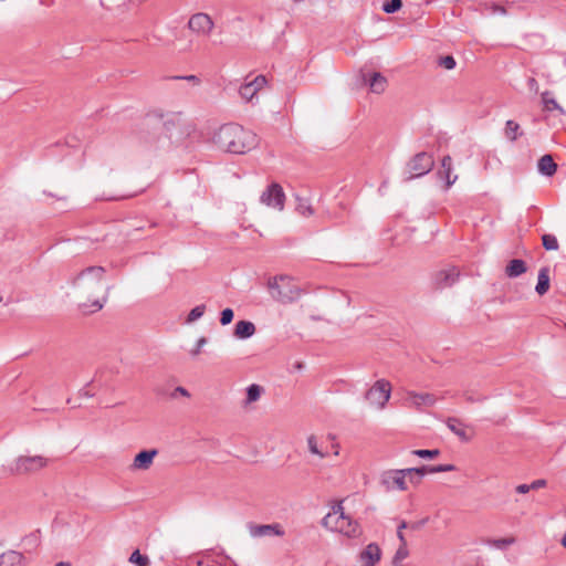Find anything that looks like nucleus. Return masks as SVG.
Here are the masks:
<instances>
[{
  "label": "nucleus",
  "mask_w": 566,
  "mask_h": 566,
  "mask_svg": "<svg viewBox=\"0 0 566 566\" xmlns=\"http://www.w3.org/2000/svg\"><path fill=\"white\" fill-rule=\"evenodd\" d=\"M213 143L223 151L242 155L256 148L259 138L239 124H224L213 135Z\"/></svg>",
  "instance_id": "nucleus-1"
},
{
  "label": "nucleus",
  "mask_w": 566,
  "mask_h": 566,
  "mask_svg": "<svg viewBox=\"0 0 566 566\" xmlns=\"http://www.w3.org/2000/svg\"><path fill=\"white\" fill-rule=\"evenodd\" d=\"M322 525L332 532H337L347 538H359L363 535L360 524L346 515L342 502L335 503L323 520Z\"/></svg>",
  "instance_id": "nucleus-2"
},
{
  "label": "nucleus",
  "mask_w": 566,
  "mask_h": 566,
  "mask_svg": "<svg viewBox=\"0 0 566 566\" xmlns=\"http://www.w3.org/2000/svg\"><path fill=\"white\" fill-rule=\"evenodd\" d=\"M104 274L105 269L103 266H87L71 280V284L83 297L87 298V302H91V298L102 287Z\"/></svg>",
  "instance_id": "nucleus-3"
},
{
  "label": "nucleus",
  "mask_w": 566,
  "mask_h": 566,
  "mask_svg": "<svg viewBox=\"0 0 566 566\" xmlns=\"http://www.w3.org/2000/svg\"><path fill=\"white\" fill-rule=\"evenodd\" d=\"M268 287L273 300L282 304L297 301L302 290L287 275L274 276L269 280Z\"/></svg>",
  "instance_id": "nucleus-4"
},
{
  "label": "nucleus",
  "mask_w": 566,
  "mask_h": 566,
  "mask_svg": "<svg viewBox=\"0 0 566 566\" xmlns=\"http://www.w3.org/2000/svg\"><path fill=\"white\" fill-rule=\"evenodd\" d=\"M433 166L434 160L430 154L426 151L418 153L407 165L409 176L406 179L411 180L413 178L422 177L431 171Z\"/></svg>",
  "instance_id": "nucleus-5"
},
{
  "label": "nucleus",
  "mask_w": 566,
  "mask_h": 566,
  "mask_svg": "<svg viewBox=\"0 0 566 566\" xmlns=\"http://www.w3.org/2000/svg\"><path fill=\"white\" fill-rule=\"evenodd\" d=\"M391 385L385 379L377 380L365 395L366 400L382 409L390 398Z\"/></svg>",
  "instance_id": "nucleus-6"
},
{
  "label": "nucleus",
  "mask_w": 566,
  "mask_h": 566,
  "mask_svg": "<svg viewBox=\"0 0 566 566\" xmlns=\"http://www.w3.org/2000/svg\"><path fill=\"white\" fill-rule=\"evenodd\" d=\"M408 473L406 469L386 470L380 474V484L385 491H406L408 489L406 478Z\"/></svg>",
  "instance_id": "nucleus-7"
},
{
  "label": "nucleus",
  "mask_w": 566,
  "mask_h": 566,
  "mask_svg": "<svg viewBox=\"0 0 566 566\" xmlns=\"http://www.w3.org/2000/svg\"><path fill=\"white\" fill-rule=\"evenodd\" d=\"M260 201L268 207L282 211L284 209L285 203V193L283 191L282 186L279 185L277 182H272L262 192Z\"/></svg>",
  "instance_id": "nucleus-8"
},
{
  "label": "nucleus",
  "mask_w": 566,
  "mask_h": 566,
  "mask_svg": "<svg viewBox=\"0 0 566 566\" xmlns=\"http://www.w3.org/2000/svg\"><path fill=\"white\" fill-rule=\"evenodd\" d=\"M460 272L454 266L436 271L431 276L432 286L436 290L451 287L459 280Z\"/></svg>",
  "instance_id": "nucleus-9"
},
{
  "label": "nucleus",
  "mask_w": 566,
  "mask_h": 566,
  "mask_svg": "<svg viewBox=\"0 0 566 566\" xmlns=\"http://www.w3.org/2000/svg\"><path fill=\"white\" fill-rule=\"evenodd\" d=\"M188 28L198 35L208 36L214 28V22L209 14L198 12L190 17Z\"/></svg>",
  "instance_id": "nucleus-10"
},
{
  "label": "nucleus",
  "mask_w": 566,
  "mask_h": 566,
  "mask_svg": "<svg viewBox=\"0 0 566 566\" xmlns=\"http://www.w3.org/2000/svg\"><path fill=\"white\" fill-rule=\"evenodd\" d=\"M266 83L268 80L264 75H258L253 80L242 84L240 86L239 94L244 101L252 102L258 92L261 91Z\"/></svg>",
  "instance_id": "nucleus-11"
},
{
  "label": "nucleus",
  "mask_w": 566,
  "mask_h": 566,
  "mask_svg": "<svg viewBox=\"0 0 566 566\" xmlns=\"http://www.w3.org/2000/svg\"><path fill=\"white\" fill-rule=\"evenodd\" d=\"M457 468L453 464H438V465H422L420 468H408L406 472L408 476L417 475L416 485L421 482V479L428 473H440L454 471Z\"/></svg>",
  "instance_id": "nucleus-12"
},
{
  "label": "nucleus",
  "mask_w": 566,
  "mask_h": 566,
  "mask_svg": "<svg viewBox=\"0 0 566 566\" xmlns=\"http://www.w3.org/2000/svg\"><path fill=\"white\" fill-rule=\"evenodd\" d=\"M249 532L252 537H263V536H283L284 531L280 526V524H249Z\"/></svg>",
  "instance_id": "nucleus-13"
},
{
  "label": "nucleus",
  "mask_w": 566,
  "mask_h": 566,
  "mask_svg": "<svg viewBox=\"0 0 566 566\" xmlns=\"http://www.w3.org/2000/svg\"><path fill=\"white\" fill-rule=\"evenodd\" d=\"M158 454L157 449H150V450H143L139 453H137L134 458V461L130 465L132 470H148L155 457Z\"/></svg>",
  "instance_id": "nucleus-14"
},
{
  "label": "nucleus",
  "mask_w": 566,
  "mask_h": 566,
  "mask_svg": "<svg viewBox=\"0 0 566 566\" xmlns=\"http://www.w3.org/2000/svg\"><path fill=\"white\" fill-rule=\"evenodd\" d=\"M381 558V549L376 543L368 544L359 554L363 566H376Z\"/></svg>",
  "instance_id": "nucleus-15"
},
{
  "label": "nucleus",
  "mask_w": 566,
  "mask_h": 566,
  "mask_svg": "<svg viewBox=\"0 0 566 566\" xmlns=\"http://www.w3.org/2000/svg\"><path fill=\"white\" fill-rule=\"evenodd\" d=\"M34 464V457H19L11 465L7 468V471L9 474H25L32 471Z\"/></svg>",
  "instance_id": "nucleus-16"
},
{
  "label": "nucleus",
  "mask_w": 566,
  "mask_h": 566,
  "mask_svg": "<svg viewBox=\"0 0 566 566\" xmlns=\"http://www.w3.org/2000/svg\"><path fill=\"white\" fill-rule=\"evenodd\" d=\"M441 180L446 181V190H448L458 179L457 175H452V158L446 155L441 160V168L437 172Z\"/></svg>",
  "instance_id": "nucleus-17"
},
{
  "label": "nucleus",
  "mask_w": 566,
  "mask_h": 566,
  "mask_svg": "<svg viewBox=\"0 0 566 566\" xmlns=\"http://www.w3.org/2000/svg\"><path fill=\"white\" fill-rule=\"evenodd\" d=\"M163 125L167 133H169V138H172V132L171 128L176 126H184L187 134H190L191 130L195 129V126L190 123H186L182 118V113L172 114L171 116L167 117Z\"/></svg>",
  "instance_id": "nucleus-18"
},
{
  "label": "nucleus",
  "mask_w": 566,
  "mask_h": 566,
  "mask_svg": "<svg viewBox=\"0 0 566 566\" xmlns=\"http://www.w3.org/2000/svg\"><path fill=\"white\" fill-rule=\"evenodd\" d=\"M446 423L450 431L459 437L461 441L468 442L472 439V434L467 432V426L460 419L450 417Z\"/></svg>",
  "instance_id": "nucleus-19"
},
{
  "label": "nucleus",
  "mask_w": 566,
  "mask_h": 566,
  "mask_svg": "<svg viewBox=\"0 0 566 566\" xmlns=\"http://www.w3.org/2000/svg\"><path fill=\"white\" fill-rule=\"evenodd\" d=\"M408 398L411 401L412 406H415L417 409L421 408L422 406H433L437 402V398L434 395L429 392H415L409 391Z\"/></svg>",
  "instance_id": "nucleus-20"
},
{
  "label": "nucleus",
  "mask_w": 566,
  "mask_h": 566,
  "mask_svg": "<svg viewBox=\"0 0 566 566\" xmlns=\"http://www.w3.org/2000/svg\"><path fill=\"white\" fill-rule=\"evenodd\" d=\"M537 169L539 174L552 177L557 171V165L554 161L553 156L546 154L539 158L537 163Z\"/></svg>",
  "instance_id": "nucleus-21"
},
{
  "label": "nucleus",
  "mask_w": 566,
  "mask_h": 566,
  "mask_svg": "<svg viewBox=\"0 0 566 566\" xmlns=\"http://www.w3.org/2000/svg\"><path fill=\"white\" fill-rule=\"evenodd\" d=\"M255 334V325L250 321H239L235 324L233 335L239 339H245Z\"/></svg>",
  "instance_id": "nucleus-22"
},
{
  "label": "nucleus",
  "mask_w": 566,
  "mask_h": 566,
  "mask_svg": "<svg viewBox=\"0 0 566 566\" xmlns=\"http://www.w3.org/2000/svg\"><path fill=\"white\" fill-rule=\"evenodd\" d=\"M368 83L370 91L375 94L384 93L388 84L387 78L379 72L371 73Z\"/></svg>",
  "instance_id": "nucleus-23"
},
{
  "label": "nucleus",
  "mask_w": 566,
  "mask_h": 566,
  "mask_svg": "<svg viewBox=\"0 0 566 566\" xmlns=\"http://www.w3.org/2000/svg\"><path fill=\"white\" fill-rule=\"evenodd\" d=\"M549 290V269L543 266L538 271L537 284L535 291L538 295H544Z\"/></svg>",
  "instance_id": "nucleus-24"
},
{
  "label": "nucleus",
  "mask_w": 566,
  "mask_h": 566,
  "mask_svg": "<svg viewBox=\"0 0 566 566\" xmlns=\"http://www.w3.org/2000/svg\"><path fill=\"white\" fill-rule=\"evenodd\" d=\"M24 557L15 551H8L0 556V566H21Z\"/></svg>",
  "instance_id": "nucleus-25"
},
{
  "label": "nucleus",
  "mask_w": 566,
  "mask_h": 566,
  "mask_svg": "<svg viewBox=\"0 0 566 566\" xmlns=\"http://www.w3.org/2000/svg\"><path fill=\"white\" fill-rule=\"evenodd\" d=\"M527 270L526 263L521 259H513L506 265L505 273L509 277H516L525 273Z\"/></svg>",
  "instance_id": "nucleus-26"
},
{
  "label": "nucleus",
  "mask_w": 566,
  "mask_h": 566,
  "mask_svg": "<svg viewBox=\"0 0 566 566\" xmlns=\"http://www.w3.org/2000/svg\"><path fill=\"white\" fill-rule=\"evenodd\" d=\"M295 210L298 214L303 217H311L314 214V209L308 198L295 195Z\"/></svg>",
  "instance_id": "nucleus-27"
},
{
  "label": "nucleus",
  "mask_w": 566,
  "mask_h": 566,
  "mask_svg": "<svg viewBox=\"0 0 566 566\" xmlns=\"http://www.w3.org/2000/svg\"><path fill=\"white\" fill-rule=\"evenodd\" d=\"M504 134L509 140L515 142L518 136L523 135V132H521V127L516 122L509 119L505 123Z\"/></svg>",
  "instance_id": "nucleus-28"
},
{
  "label": "nucleus",
  "mask_w": 566,
  "mask_h": 566,
  "mask_svg": "<svg viewBox=\"0 0 566 566\" xmlns=\"http://www.w3.org/2000/svg\"><path fill=\"white\" fill-rule=\"evenodd\" d=\"M542 102L546 111H558L560 114H565L564 108L557 103V101L554 97H552V94L548 91L542 94Z\"/></svg>",
  "instance_id": "nucleus-29"
},
{
  "label": "nucleus",
  "mask_w": 566,
  "mask_h": 566,
  "mask_svg": "<svg viewBox=\"0 0 566 566\" xmlns=\"http://www.w3.org/2000/svg\"><path fill=\"white\" fill-rule=\"evenodd\" d=\"M109 289H111V287H107V289H106L105 295H104V297H103V300H102V301H99V300H94V301H92L90 304H88V303H86V302H85V303H81V304H80V307H81V308L83 310V312H85V313H94V312H97V311L102 310V308H103V306H104V304H105V302H106V300H107V295H108V291H109Z\"/></svg>",
  "instance_id": "nucleus-30"
},
{
  "label": "nucleus",
  "mask_w": 566,
  "mask_h": 566,
  "mask_svg": "<svg viewBox=\"0 0 566 566\" xmlns=\"http://www.w3.org/2000/svg\"><path fill=\"white\" fill-rule=\"evenodd\" d=\"M264 389L262 386L258 384H252L247 388V398H245V405H250L252 402L258 401L261 398V395L263 394Z\"/></svg>",
  "instance_id": "nucleus-31"
},
{
  "label": "nucleus",
  "mask_w": 566,
  "mask_h": 566,
  "mask_svg": "<svg viewBox=\"0 0 566 566\" xmlns=\"http://www.w3.org/2000/svg\"><path fill=\"white\" fill-rule=\"evenodd\" d=\"M542 244L547 251H556L559 248L557 238L548 233L542 235Z\"/></svg>",
  "instance_id": "nucleus-32"
},
{
  "label": "nucleus",
  "mask_w": 566,
  "mask_h": 566,
  "mask_svg": "<svg viewBox=\"0 0 566 566\" xmlns=\"http://www.w3.org/2000/svg\"><path fill=\"white\" fill-rule=\"evenodd\" d=\"M485 543L488 545H491L493 547H496L499 549H505L510 545L515 543L514 537H505V538H497V539H486Z\"/></svg>",
  "instance_id": "nucleus-33"
},
{
  "label": "nucleus",
  "mask_w": 566,
  "mask_h": 566,
  "mask_svg": "<svg viewBox=\"0 0 566 566\" xmlns=\"http://www.w3.org/2000/svg\"><path fill=\"white\" fill-rule=\"evenodd\" d=\"M409 555L408 548H407V542L400 543L398 549L396 551V554L392 558V565L399 566V564L407 558Z\"/></svg>",
  "instance_id": "nucleus-34"
},
{
  "label": "nucleus",
  "mask_w": 566,
  "mask_h": 566,
  "mask_svg": "<svg viewBox=\"0 0 566 566\" xmlns=\"http://www.w3.org/2000/svg\"><path fill=\"white\" fill-rule=\"evenodd\" d=\"M128 560L129 563L135 564L137 566H150V560L148 556L142 555L138 549L132 553Z\"/></svg>",
  "instance_id": "nucleus-35"
},
{
  "label": "nucleus",
  "mask_w": 566,
  "mask_h": 566,
  "mask_svg": "<svg viewBox=\"0 0 566 566\" xmlns=\"http://www.w3.org/2000/svg\"><path fill=\"white\" fill-rule=\"evenodd\" d=\"M205 312H206L205 304L197 305L189 312V314L187 316V323H193L195 321L199 319L205 314Z\"/></svg>",
  "instance_id": "nucleus-36"
},
{
  "label": "nucleus",
  "mask_w": 566,
  "mask_h": 566,
  "mask_svg": "<svg viewBox=\"0 0 566 566\" xmlns=\"http://www.w3.org/2000/svg\"><path fill=\"white\" fill-rule=\"evenodd\" d=\"M307 446L311 453L318 455L321 459L326 457V453L322 452L317 447V440L314 434L307 438Z\"/></svg>",
  "instance_id": "nucleus-37"
},
{
  "label": "nucleus",
  "mask_w": 566,
  "mask_h": 566,
  "mask_svg": "<svg viewBox=\"0 0 566 566\" xmlns=\"http://www.w3.org/2000/svg\"><path fill=\"white\" fill-rule=\"evenodd\" d=\"M401 7H402L401 0H389V1L384 2L382 10L386 13H395V12L399 11L401 9Z\"/></svg>",
  "instance_id": "nucleus-38"
},
{
  "label": "nucleus",
  "mask_w": 566,
  "mask_h": 566,
  "mask_svg": "<svg viewBox=\"0 0 566 566\" xmlns=\"http://www.w3.org/2000/svg\"><path fill=\"white\" fill-rule=\"evenodd\" d=\"M412 454H415L419 458L434 459L440 454V451L438 449H433V450L418 449V450H413Z\"/></svg>",
  "instance_id": "nucleus-39"
},
{
  "label": "nucleus",
  "mask_w": 566,
  "mask_h": 566,
  "mask_svg": "<svg viewBox=\"0 0 566 566\" xmlns=\"http://www.w3.org/2000/svg\"><path fill=\"white\" fill-rule=\"evenodd\" d=\"M439 66L446 70H453L457 65L455 60L452 55L441 56L438 61Z\"/></svg>",
  "instance_id": "nucleus-40"
},
{
  "label": "nucleus",
  "mask_w": 566,
  "mask_h": 566,
  "mask_svg": "<svg viewBox=\"0 0 566 566\" xmlns=\"http://www.w3.org/2000/svg\"><path fill=\"white\" fill-rule=\"evenodd\" d=\"M234 313L231 308H224L220 314V323L221 325H228L232 322Z\"/></svg>",
  "instance_id": "nucleus-41"
},
{
  "label": "nucleus",
  "mask_w": 566,
  "mask_h": 566,
  "mask_svg": "<svg viewBox=\"0 0 566 566\" xmlns=\"http://www.w3.org/2000/svg\"><path fill=\"white\" fill-rule=\"evenodd\" d=\"M172 78L174 80H185V81L192 83L193 85L200 84V78L197 75L174 76Z\"/></svg>",
  "instance_id": "nucleus-42"
},
{
  "label": "nucleus",
  "mask_w": 566,
  "mask_h": 566,
  "mask_svg": "<svg viewBox=\"0 0 566 566\" xmlns=\"http://www.w3.org/2000/svg\"><path fill=\"white\" fill-rule=\"evenodd\" d=\"M409 525L406 521H402L399 526H398V530H397V537L398 539L400 541V543H403L406 542V538H405V535H403V531L405 528H407Z\"/></svg>",
  "instance_id": "nucleus-43"
},
{
  "label": "nucleus",
  "mask_w": 566,
  "mask_h": 566,
  "mask_svg": "<svg viewBox=\"0 0 566 566\" xmlns=\"http://www.w3.org/2000/svg\"><path fill=\"white\" fill-rule=\"evenodd\" d=\"M207 343V338L206 337H200L197 342V345H196V348H193L191 350V355L192 356H197L200 354L201 352V347Z\"/></svg>",
  "instance_id": "nucleus-44"
},
{
  "label": "nucleus",
  "mask_w": 566,
  "mask_h": 566,
  "mask_svg": "<svg viewBox=\"0 0 566 566\" xmlns=\"http://www.w3.org/2000/svg\"><path fill=\"white\" fill-rule=\"evenodd\" d=\"M490 10H491V13H493V14H496V13L505 14L506 13V9L503 6L495 4V3L491 4Z\"/></svg>",
  "instance_id": "nucleus-45"
},
{
  "label": "nucleus",
  "mask_w": 566,
  "mask_h": 566,
  "mask_svg": "<svg viewBox=\"0 0 566 566\" xmlns=\"http://www.w3.org/2000/svg\"><path fill=\"white\" fill-rule=\"evenodd\" d=\"M176 394H179V395H181L184 397H189L190 396L189 391L186 388L181 387V386L176 387L175 391L171 394V397L175 398Z\"/></svg>",
  "instance_id": "nucleus-46"
},
{
  "label": "nucleus",
  "mask_w": 566,
  "mask_h": 566,
  "mask_svg": "<svg viewBox=\"0 0 566 566\" xmlns=\"http://www.w3.org/2000/svg\"><path fill=\"white\" fill-rule=\"evenodd\" d=\"M527 86L531 91H533L535 93L538 91V83L534 77H530L527 80Z\"/></svg>",
  "instance_id": "nucleus-47"
},
{
  "label": "nucleus",
  "mask_w": 566,
  "mask_h": 566,
  "mask_svg": "<svg viewBox=\"0 0 566 566\" xmlns=\"http://www.w3.org/2000/svg\"><path fill=\"white\" fill-rule=\"evenodd\" d=\"M546 485V481L543 479L535 480L531 483V490H537Z\"/></svg>",
  "instance_id": "nucleus-48"
},
{
  "label": "nucleus",
  "mask_w": 566,
  "mask_h": 566,
  "mask_svg": "<svg viewBox=\"0 0 566 566\" xmlns=\"http://www.w3.org/2000/svg\"><path fill=\"white\" fill-rule=\"evenodd\" d=\"M515 490L517 493L525 494L531 491V484H520Z\"/></svg>",
  "instance_id": "nucleus-49"
},
{
  "label": "nucleus",
  "mask_w": 566,
  "mask_h": 566,
  "mask_svg": "<svg viewBox=\"0 0 566 566\" xmlns=\"http://www.w3.org/2000/svg\"><path fill=\"white\" fill-rule=\"evenodd\" d=\"M93 396H94V394H93V392H91L87 388H82V389H80V391H78V397H81V398H83V397H85V398H91V397H93Z\"/></svg>",
  "instance_id": "nucleus-50"
},
{
  "label": "nucleus",
  "mask_w": 566,
  "mask_h": 566,
  "mask_svg": "<svg viewBox=\"0 0 566 566\" xmlns=\"http://www.w3.org/2000/svg\"><path fill=\"white\" fill-rule=\"evenodd\" d=\"M464 397L468 402L483 401L485 399V397H479L475 399L472 395L469 394H465Z\"/></svg>",
  "instance_id": "nucleus-51"
},
{
  "label": "nucleus",
  "mask_w": 566,
  "mask_h": 566,
  "mask_svg": "<svg viewBox=\"0 0 566 566\" xmlns=\"http://www.w3.org/2000/svg\"><path fill=\"white\" fill-rule=\"evenodd\" d=\"M48 464V459L38 455V469L43 468Z\"/></svg>",
  "instance_id": "nucleus-52"
},
{
  "label": "nucleus",
  "mask_w": 566,
  "mask_h": 566,
  "mask_svg": "<svg viewBox=\"0 0 566 566\" xmlns=\"http://www.w3.org/2000/svg\"><path fill=\"white\" fill-rule=\"evenodd\" d=\"M427 522V520H422V521H419V522H416V523H412L410 525V527L412 530H419L422 525H424V523Z\"/></svg>",
  "instance_id": "nucleus-53"
},
{
  "label": "nucleus",
  "mask_w": 566,
  "mask_h": 566,
  "mask_svg": "<svg viewBox=\"0 0 566 566\" xmlns=\"http://www.w3.org/2000/svg\"><path fill=\"white\" fill-rule=\"evenodd\" d=\"M144 129H149L153 127V119H145L142 124Z\"/></svg>",
  "instance_id": "nucleus-54"
},
{
  "label": "nucleus",
  "mask_w": 566,
  "mask_h": 566,
  "mask_svg": "<svg viewBox=\"0 0 566 566\" xmlns=\"http://www.w3.org/2000/svg\"><path fill=\"white\" fill-rule=\"evenodd\" d=\"M55 566H72L70 562H59Z\"/></svg>",
  "instance_id": "nucleus-55"
},
{
  "label": "nucleus",
  "mask_w": 566,
  "mask_h": 566,
  "mask_svg": "<svg viewBox=\"0 0 566 566\" xmlns=\"http://www.w3.org/2000/svg\"><path fill=\"white\" fill-rule=\"evenodd\" d=\"M560 544H562V546H563V547H565V548H566V533H565V534H564V536L562 537V539H560Z\"/></svg>",
  "instance_id": "nucleus-56"
},
{
  "label": "nucleus",
  "mask_w": 566,
  "mask_h": 566,
  "mask_svg": "<svg viewBox=\"0 0 566 566\" xmlns=\"http://www.w3.org/2000/svg\"><path fill=\"white\" fill-rule=\"evenodd\" d=\"M409 480L412 484H416V481H417V475H411L409 476Z\"/></svg>",
  "instance_id": "nucleus-57"
},
{
  "label": "nucleus",
  "mask_w": 566,
  "mask_h": 566,
  "mask_svg": "<svg viewBox=\"0 0 566 566\" xmlns=\"http://www.w3.org/2000/svg\"><path fill=\"white\" fill-rule=\"evenodd\" d=\"M149 227H150V228H155V227H157V223H156V222H150V223H149Z\"/></svg>",
  "instance_id": "nucleus-58"
},
{
  "label": "nucleus",
  "mask_w": 566,
  "mask_h": 566,
  "mask_svg": "<svg viewBox=\"0 0 566 566\" xmlns=\"http://www.w3.org/2000/svg\"><path fill=\"white\" fill-rule=\"evenodd\" d=\"M143 229H144V227L140 226V227H137L135 230H143Z\"/></svg>",
  "instance_id": "nucleus-59"
},
{
  "label": "nucleus",
  "mask_w": 566,
  "mask_h": 566,
  "mask_svg": "<svg viewBox=\"0 0 566 566\" xmlns=\"http://www.w3.org/2000/svg\"><path fill=\"white\" fill-rule=\"evenodd\" d=\"M91 386V382H87L84 388H88Z\"/></svg>",
  "instance_id": "nucleus-60"
},
{
  "label": "nucleus",
  "mask_w": 566,
  "mask_h": 566,
  "mask_svg": "<svg viewBox=\"0 0 566 566\" xmlns=\"http://www.w3.org/2000/svg\"><path fill=\"white\" fill-rule=\"evenodd\" d=\"M91 386V382H87L84 388H88Z\"/></svg>",
  "instance_id": "nucleus-61"
},
{
  "label": "nucleus",
  "mask_w": 566,
  "mask_h": 566,
  "mask_svg": "<svg viewBox=\"0 0 566 566\" xmlns=\"http://www.w3.org/2000/svg\"><path fill=\"white\" fill-rule=\"evenodd\" d=\"M91 386V382H87L84 388H88Z\"/></svg>",
  "instance_id": "nucleus-62"
}]
</instances>
